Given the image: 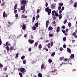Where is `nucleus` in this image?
Wrapping results in <instances>:
<instances>
[{"instance_id":"obj_9","label":"nucleus","mask_w":77,"mask_h":77,"mask_svg":"<svg viewBox=\"0 0 77 77\" xmlns=\"http://www.w3.org/2000/svg\"><path fill=\"white\" fill-rule=\"evenodd\" d=\"M45 66V64L44 63L42 64L41 66V69H45L44 66Z\"/></svg>"},{"instance_id":"obj_44","label":"nucleus","mask_w":77,"mask_h":77,"mask_svg":"<svg viewBox=\"0 0 77 77\" xmlns=\"http://www.w3.org/2000/svg\"><path fill=\"white\" fill-rule=\"evenodd\" d=\"M68 25L69 27H70L71 26V23L70 22L68 24Z\"/></svg>"},{"instance_id":"obj_62","label":"nucleus","mask_w":77,"mask_h":77,"mask_svg":"<svg viewBox=\"0 0 77 77\" xmlns=\"http://www.w3.org/2000/svg\"><path fill=\"white\" fill-rule=\"evenodd\" d=\"M26 11V9L23 10L22 11V13H24V12Z\"/></svg>"},{"instance_id":"obj_10","label":"nucleus","mask_w":77,"mask_h":77,"mask_svg":"<svg viewBox=\"0 0 77 77\" xmlns=\"http://www.w3.org/2000/svg\"><path fill=\"white\" fill-rule=\"evenodd\" d=\"M60 30V27L59 26H58L56 29V32L57 33H59V31Z\"/></svg>"},{"instance_id":"obj_33","label":"nucleus","mask_w":77,"mask_h":77,"mask_svg":"<svg viewBox=\"0 0 77 77\" xmlns=\"http://www.w3.org/2000/svg\"><path fill=\"white\" fill-rule=\"evenodd\" d=\"M23 64H26V60H24L23 61Z\"/></svg>"},{"instance_id":"obj_58","label":"nucleus","mask_w":77,"mask_h":77,"mask_svg":"<svg viewBox=\"0 0 77 77\" xmlns=\"http://www.w3.org/2000/svg\"><path fill=\"white\" fill-rule=\"evenodd\" d=\"M60 51H62L63 50V48H60Z\"/></svg>"},{"instance_id":"obj_41","label":"nucleus","mask_w":77,"mask_h":77,"mask_svg":"<svg viewBox=\"0 0 77 77\" xmlns=\"http://www.w3.org/2000/svg\"><path fill=\"white\" fill-rule=\"evenodd\" d=\"M63 29H65L66 27L65 26H62L61 27Z\"/></svg>"},{"instance_id":"obj_42","label":"nucleus","mask_w":77,"mask_h":77,"mask_svg":"<svg viewBox=\"0 0 77 77\" xmlns=\"http://www.w3.org/2000/svg\"><path fill=\"white\" fill-rule=\"evenodd\" d=\"M55 16H56L57 17H58V14L57 13V12H56V11L55 12Z\"/></svg>"},{"instance_id":"obj_31","label":"nucleus","mask_w":77,"mask_h":77,"mask_svg":"<svg viewBox=\"0 0 77 77\" xmlns=\"http://www.w3.org/2000/svg\"><path fill=\"white\" fill-rule=\"evenodd\" d=\"M68 60V59L67 58H64L63 60V61H64V62H66Z\"/></svg>"},{"instance_id":"obj_60","label":"nucleus","mask_w":77,"mask_h":77,"mask_svg":"<svg viewBox=\"0 0 77 77\" xmlns=\"http://www.w3.org/2000/svg\"><path fill=\"white\" fill-rule=\"evenodd\" d=\"M62 10H60L59 12V14H61V13H62Z\"/></svg>"},{"instance_id":"obj_37","label":"nucleus","mask_w":77,"mask_h":77,"mask_svg":"<svg viewBox=\"0 0 77 77\" xmlns=\"http://www.w3.org/2000/svg\"><path fill=\"white\" fill-rule=\"evenodd\" d=\"M38 43L36 42L34 44V47H36V46H38Z\"/></svg>"},{"instance_id":"obj_45","label":"nucleus","mask_w":77,"mask_h":77,"mask_svg":"<svg viewBox=\"0 0 77 77\" xmlns=\"http://www.w3.org/2000/svg\"><path fill=\"white\" fill-rule=\"evenodd\" d=\"M0 67L1 68H3V65L1 63H0Z\"/></svg>"},{"instance_id":"obj_47","label":"nucleus","mask_w":77,"mask_h":77,"mask_svg":"<svg viewBox=\"0 0 77 77\" xmlns=\"http://www.w3.org/2000/svg\"><path fill=\"white\" fill-rule=\"evenodd\" d=\"M72 35H73L74 36H75V35H76V33H75V32H73L72 33Z\"/></svg>"},{"instance_id":"obj_36","label":"nucleus","mask_w":77,"mask_h":77,"mask_svg":"<svg viewBox=\"0 0 77 77\" xmlns=\"http://www.w3.org/2000/svg\"><path fill=\"white\" fill-rule=\"evenodd\" d=\"M48 48H50V44L48 43Z\"/></svg>"},{"instance_id":"obj_29","label":"nucleus","mask_w":77,"mask_h":77,"mask_svg":"<svg viewBox=\"0 0 77 77\" xmlns=\"http://www.w3.org/2000/svg\"><path fill=\"white\" fill-rule=\"evenodd\" d=\"M19 75H20V77H23V75L22 74V73L20 72H19Z\"/></svg>"},{"instance_id":"obj_54","label":"nucleus","mask_w":77,"mask_h":77,"mask_svg":"<svg viewBox=\"0 0 77 77\" xmlns=\"http://www.w3.org/2000/svg\"><path fill=\"white\" fill-rule=\"evenodd\" d=\"M49 36H51V37H52L53 36V35L51 34H49Z\"/></svg>"},{"instance_id":"obj_28","label":"nucleus","mask_w":77,"mask_h":77,"mask_svg":"<svg viewBox=\"0 0 77 77\" xmlns=\"http://www.w3.org/2000/svg\"><path fill=\"white\" fill-rule=\"evenodd\" d=\"M51 66H55V64L54 63H52L51 64Z\"/></svg>"},{"instance_id":"obj_59","label":"nucleus","mask_w":77,"mask_h":77,"mask_svg":"<svg viewBox=\"0 0 77 77\" xmlns=\"http://www.w3.org/2000/svg\"><path fill=\"white\" fill-rule=\"evenodd\" d=\"M39 12V9H38L37 11V14H38Z\"/></svg>"},{"instance_id":"obj_13","label":"nucleus","mask_w":77,"mask_h":77,"mask_svg":"<svg viewBox=\"0 0 77 77\" xmlns=\"http://www.w3.org/2000/svg\"><path fill=\"white\" fill-rule=\"evenodd\" d=\"M74 57V54H71L70 56V59H73Z\"/></svg>"},{"instance_id":"obj_34","label":"nucleus","mask_w":77,"mask_h":77,"mask_svg":"<svg viewBox=\"0 0 77 77\" xmlns=\"http://www.w3.org/2000/svg\"><path fill=\"white\" fill-rule=\"evenodd\" d=\"M63 59H64V57H61L59 59L60 60H63Z\"/></svg>"},{"instance_id":"obj_22","label":"nucleus","mask_w":77,"mask_h":77,"mask_svg":"<svg viewBox=\"0 0 77 77\" xmlns=\"http://www.w3.org/2000/svg\"><path fill=\"white\" fill-rule=\"evenodd\" d=\"M39 14H38L36 16V20H38V19L39 18Z\"/></svg>"},{"instance_id":"obj_32","label":"nucleus","mask_w":77,"mask_h":77,"mask_svg":"<svg viewBox=\"0 0 77 77\" xmlns=\"http://www.w3.org/2000/svg\"><path fill=\"white\" fill-rule=\"evenodd\" d=\"M63 3H59V5L60 6L62 7L63 6Z\"/></svg>"},{"instance_id":"obj_35","label":"nucleus","mask_w":77,"mask_h":77,"mask_svg":"<svg viewBox=\"0 0 77 77\" xmlns=\"http://www.w3.org/2000/svg\"><path fill=\"white\" fill-rule=\"evenodd\" d=\"M35 20V17L34 16L32 18V23H33Z\"/></svg>"},{"instance_id":"obj_49","label":"nucleus","mask_w":77,"mask_h":77,"mask_svg":"<svg viewBox=\"0 0 77 77\" xmlns=\"http://www.w3.org/2000/svg\"><path fill=\"white\" fill-rule=\"evenodd\" d=\"M14 14H15L16 13H17V10H14Z\"/></svg>"},{"instance_id":"obj_6","label":"nucleus","mask_w":77,"mask_h":77,"mask_svg":"<svg viewBox=\"0 0 77 77\" xmlns=\"http://www.w3.org/2000/svg\"><path fill=\"white\" fill-rule=\"evenodd\" d=\"M28 41L30 44H33L34 42V40H29Z\"/></svg>"},{"instance_id":"obj_57","label":"nucleus","mask_w":77,"mask_h":77,"mask_svg":"<svg viewBox=\"0 0 77 77\" xmlns=\"http://www.w3.org/2000/svg\"><path fill=\"white\" fill-rule=\"evenodd\" d=\"M62 32L63 33H65V32H66V31H65V30L63 29L62 30Z\"/></svg>"},{"instance_id":"obj_61","label":"nucleus","mask_w":77,"mask_h":77,"mask_svg":"<svg viewBox=\"0 0 77 77\" xmlns=\"http://www.w3.org/2000/svg\"><path fill=\"white\" fill-rule=\"evenodd\" d=\"M63 47L64 48H66V45H65V44L63 45Z\"/></svg>"},{"instance_id":"obj_5","label":"nucleus","mask_w":77,"mask_h":77,"mask_svg":"<svg viewBox=\"0 0 77 77\" xmlns=\"http://www.w3.org/2000/svg\"><path fill=\"white\" fill-rule=\"evenodd\" d=\"M26 8V5H23L21 7L20 9L21 10H24Z\"/></svg>"},{"instance_id":"obj_14","label":"nucleus","mask_w":77,"mask_h":77,"mask_svg":"<svg viewBox=\"0 0 77 77\" xmlns=\"http://www.w3.org/2000/svg\"><path fill=\"white\" fill-rule=\"evenodd\" d=\"M32 29L33 30H35L36 29V27L35 26H33L32 27Z\"/></svg>"},{"instance_id":"obj_50","label":"nucleus","mask_w":77,"mask_h":77,"mask_svg":"<svg viewBox=\"0 0 77 77\" xmlns=\"http://www.w3.org/2000/svg\"><path fill=\"white\" fill-rule=\"evenodd\" d=\"M61 8H62V7H61V6H59L58 7V10H60V9H61Z\"/></svg>"},{"instance_id":"obj_20","label":"nucleus","mask_w":77,"mask_h":77,"mask_svg":"<svg viewBox=\"0 0 77 77\" xmlns=\"http://www.w3.org/2000/svg\"><path fill=\"white\" fill-rule=\"evenodd\" d=\"M55 55V52H53L51 54V56H52V57H53Z\"/></svg>"},{"instance_id":"obj_56","label":"nucleus","mask_w":77,"mask_h":77,"mask_svg":"<svg viewBox=\"0 0 77 77\" xmlns=\"http://www.w3.org/2000/svg\"><path fill=\"white\" fill-rule=\"evenodd\" d=\"M2 40L0 39V45H2Z\"/></svg>"},{"instance_id":"obj_21","label":"nucleus","mask_w":77,"mask_h":77,"mask_svg":"<svg viewBox=\"0 0 77 77\" xmlns=\"http://www.w3.org/2000/svg\"><path fill=\"white\" fill-rule=\"evenodd\" d=\"M48 62L49 63H51L52 62V60H51V59H49L48 60Z\"/></svg>"},{"instance_id":"obj_2","label":"nucleus","mask_w":77,"mask_h":77,"mask_svg":"<svg viewBox=\"0 0 77 77\" xmlns=\"http://www.w3.org/2000/svg\"><path fill=\"white\" fill-rule=\"evenodd\" d=\"M20 70L23 74H24V72H26V70L24 68L21 67L20 69Z\"/></svg>"},{"instance_id":"obj_27","label":"nucleus","mask_w":77,"mask_h":77,"mask_svg":"<svg viewBox=\"0 0 77 77\" xmlns=\"http://www.w3.org/2000/svg\"><path fill=\"white\" fill-rule=\"evenodd\" d=\"M48 29L49 30H53V27L51 26H49L48 28Z\"/></svg>"},{"instance_id":"obj_64","label":"nucleus","mask_w":77,"mask_h":77,"mask_svg":"<svg viewBox=\"0 0 77 77\" xmlns=\"http://www.w3.org/2000/svg\"><path fill=\"white\" fill-rule=\"evenodd\" d=\"M45 6L46 7H47L48 6V3H46L45 4Z\"/></svg>"},{"instance_id":"obj_1","label":"nucleus","mask_w":77,"mask_h":77,"mask_svg":"<svg viewBox=\"0 0 77 77\" xmlns=\"http://www.w3.org/2000/svg\"><path fill=\"white\" fill-rule=\"evenodd\" d=\"M50 69H51L52 70V71L51 72V73L55 72L56 71H57V69H55V67H54V66H51Z\"/></svg>"},{"instance_id":"obj_12","label":"nucleus","mask_w":77,"mask_h":77,"mask_svg":"<svg viewBox=\"0 0 77 77\" xmlns=\"http://www.w3.org/2000/svg\"><path fill=\"white\" fill-rule=\"evenodd\" d=\"M74 8H76L77 7V2H75L73 4Z\"/></svg>"},{"instance_id":"obj_3","label":"nucleus","mask_w":77,"mask_h":77,"mask_svg":"<svg viewBox=\"0 0 77 77\" xmlns=\"http://www.w3.org/2000/svg\"><path fill=\"white\" fill-rule=\"evenodd\" d=\"M20 2L22 5L26 6L27 4V1L26 0H22Z\"/></svg>"},{"instance_id":"obj_55","label":"nucleus","mask_w":77,"mask_h":77,"mask_svg":"<svg viewBox=\"0 0 77 77\" xmlns=\"http://www.w3.org/2000/svg\"><path fill=\"white\" fill-rule=\"evenodd\" d=\"M66 22H67V20H65L63 22L64 24H66Z\"/></svg>"},{"instance_id":"obj_4","label":"nucleus","mask_w":77,"mask_h":77,"mask_svg":"<svg viewBox=\"0 0 77 77\" xmlns=\"http://www.w3.org/2000/svg\"><path fill=\"white\" fill-rule=\"evenodd\" d=\"M50 24V21L48 20L46 22V27H48L49 24Z\"/></svg>"},{"instance_id":"obj_25","label":"nucleus","mask_w":77,"mask_h":77,"mask_svg":"<svg viewBox=\"0 0 77 77\" xmlns=\"http://www.w3.org/2000/svg\"><path fill=\"white\" fill-rule=\"evenodd\" d=\"M45 11L46 12H48L49 11V7H47L46 9H45Z\"/></svg>"},{"instance_id":"obj_15","label":"nucleus","mask_w":77,"mask_h":77,"mask_svg":"<svg viewBox=\"0 0 77 77\" xmlns=\"http://www.w3.org/2000/svg\"><path fill=\"white\" fill-rule=\"evenodd\" d=\"M51 7L52 9H54L55 8V6L53 4L51 5Z\"/></svg>"},{"instance_id":"obj_63","label":"nucleus","mask_w":77,"mask_h":77,"mask_svg":"<svg viewBox=\"0 0 77 77\" xmlns=\"http://www.w3.org/2000/svg\"><path fill=\"white\" fill-rule=\"evenodd\" d=\"M65 9V7H62V8L61 10H64V9Z\"/></svg>"},{"instance_id":"obj_39","label":"nucleus","mask_w":77,"mask_h":77,"mask_svg":"<svg viewBox=\"0 0 77 77\" xmlns=\"http://www.w3.org/2000/svg\"><path fill=\"white\" fill-rule=\"evenodd\" d=\"M6 49L8 51H9V50H10V49H9V48L8 46L6 47Z\"/></svg>"},{"instance_id":"obj_52","label":"nucleus","mask_w":77,"mask_h":77,"mask_svg":"<svg viewBox=\"0 0 77 77\" xmlns=\"http://www.w3.org/2000/svg\"><path fill=\"white\" fill-rule=\"evenodd\" d=\"M63 39V40L64 41H66V37H64Z\"/></svg>"},{"instance_id":"obj_8","label":"nucleus","mask_w":77,"mask_h":77,"mask_svg":"<svg viewBox=\"0 0 77 77\" xmlns=\"http://www.w3.org/2000/svg\"><path fill=\"white\" fill-rule=\"evenodd\" d=\"M22 29L23 30H26V25L24 24V23L23 24Z\"/></svg>"},{"instance_id":"obj_40","label":"nucleus","mask_w":77,"mask_h":77,"mask_svg":"<svg viewBox=\"0 0 77 77\" xmlns=\"http://www.w3.org/2000/svg\"><path fill=\"white\" fill-rule=\"evenodd\" d=\"M24 58H25V56H24V55L22 56L21 57V59L22 60H23V59H24Z\"/></svg>"},{"instance_id":"obj_19","label":"nucleus","mask_w":77,"mask_h":77,"mask_svg":"<svg viewBox=\"0 0 77 77\" xmlns=\"http://www.w3.org/2000/svg\"><path fill=\"white\" fill-rule=\"evenodd\" d=\"M58 16L59 17L60 20V19L62 18V14H61L59 15Z\"/></svg>"},{"instance_id":"obj_46","label":"nucleus","mask_w":77,"mask_h":77,"mask_svg":"<svg viewBox=\"0 0 77 77\" xmlns=\"http://www.w3.org/2000/svg\"><path fill=\"white\" fill-rule=\"evenodd\" d=\"M15 16L16 18H18V14H16L15 15Z\"/></svg>"},{"instance_id":"obj_26","label":"nucleus","mask_w":77,"mask_h":77,"mask_svg":"<svg viewBox=\"0 0 77 77\" xmlns=\"http://www.w3.org/2000/svg\"><path fill=\"white\" fill-rule=\"evenodd\" d=\"M14 48V46H11L10 47V50H13Z\"/></svg>"},{"instance_id":"obj_16","label":"nucleus","mask_w":77,"mask_h":77,"mask_svg":"<svg viewBox=\"0 0 77 77\" xmlns=\"http://www.w3.org/2000/svg\"><path fill=\"white\" fill-rule=\"evenodd\" d=\"M51 9H49V10L48 11V14L49 15H50V14H51Z\"/></svg>"},{"instance_id":"obj_38","label":"nucleus","mask_w":77,"mask_h":77,"mask_svg":"<svg viewBox=\"0 0 77 77\" xmlns=\"http://www.w3.org/2000/svg\"><path fill=\"white\" fill-rule=\"evenodd\" d=\"M5 3L4 2L3 3L1 4V6H3L5 5Z\"/></svg>"},{"instance_id":"obj_48","label":"nucleus","mask_w":77,"mask_h":77,"mask_svg":"<svg viewBox=\"0 0 77 77\" xmlns=\"http://www.w3.org/2000/svg\"><path fill=\"white\" fill-rule=\"evenodd\" d=\"M38 47L39 48H42V45L41 44H40L38 45Z\"/></svg>"},{"instance_id":"obj_7","label":"nucleus","mask_w":77,"mask_h":77,"mask_svg":"<svg viewBox=\"0 0 77 77\" xmlns=\"http://www.w3.org/2000/svg\"><path fill=\"white\" fill-rule=\"evenodd\" d=\"M21 18H27V17L25 15H22L21 16Z\"/></svg>"},{"instance_id":"obj_43","label":"nucleus","mask_w":77,"mask_h":77,"mask_svg":"<svg viewBox=\"0 0 77 77\" xmlns=\"http://www.w3.org/2000/svg\"><path fill=\"white\" fill-rule=\"evenodd\" d=\"M18 54H19L18 53H17L15 56V57L16 58H17L18 57Z\"/></svg>"},{"instance_id":"obj_30","label":"nucleus","mask_w":77,"mask_h":77,"mask_svg":"<svg viewBox=\"0 0 77 77\" xmlns=\"http://www.w3.org/2000/svg\"><path fill=\"white\" fill-rule=\"evenodd\" d=\"M17 4H16L15 5V6L14 7V9H16L17 8Z\"/></svg>"},{"instance_id":"obj_18","label":"nucleus","mask_w":77,"mask_h":77,"mask_svg":"<svg viewBox=\"0 0 77 77\" xmlns=\"http://www.w3.org/2000/svg\"><path fill=\"white\" fill-rule=\"evenodd\" d=\"M67 51L69 53H71V50L69 48H67Z\"/></svg>"},{"instance_id":"obj_23","label":"nucleus","mask_w":77,"mask_h":77,"mask_svg":"<svg viewBox=\"0 0 77 77\" xmlns=\"http://www.w3.org/2000/svg\"><path fill=\"white\" fill-rule=\"evenodd\" d=\"M38 75L39 77H42V74H41V73H38Z\"/></svg>"},{"instance_id":"obj_53","label":"nucleus","mask_w":77,"mask_h":77,"mask_svg":"<svg viewBox=\"0 0 77 77\" xmlns=\"http://www.w3.org/2000/svg\"><path fill=\"white\" fill-rule=\"evenodd\" d=\"M8 44H9V42H7L5 43V46H7V45H8Z\"/></svg>"},{"instance_id":"obj_24","label":"nucleus","mask_w":77,"mask_h":77,"mask_svg":"<svg viewBox=\"0 0 77 77\" xmlns=\"http://www.w3.org/2000/svg\"><path fill=\"white\" fill-rule=\"evenodd\" d=\"M6 14V12L5 11H4L3 13V17L4 18H5V16Z\"/></svg>"},{"instance_id":"obj_51","label":"nucleus","mask_w":77,"mask_h":77,"mask_svg":"<svg viewBox=\"0 0 77 77\" xmlns=\"http://www.w3.org/2000/svg\"><path fill=\"white\" fill-rule=\"evenodd\" d=\"M53 42H52L51 43V47H52L53 46Z\"/></svg>"},{"instance_id":"obj_17","label":"nucleus","mask_w":77,"mask_h":77,"mask_svg":"<svg viewBox=\"0 0 77 77\" xmlns=\"http://www.w3.org/2000/svg\"><path fill=\"white\" fill-rule=\"evenodd\" d=\"M34 26H35V27H38V26H39V23L38 22L36 23L34 25Z\"/></svg>"},{"instance_id":"obj_11","label":"nucleus","mask_w":77,"mask_h":77,"mask_svg":"<svg viewBox=\"0 0 77 77\" xmlns=\"http://www.w3.org/2000/svg\"><path fill=\"white\" fill-rule=\"evenodd\" d=\"M56 12V11L55 10H54L52 11V15L53 16H54L55 15V14H54V13L55 14Z\"/></svg>"}]
</instances>
